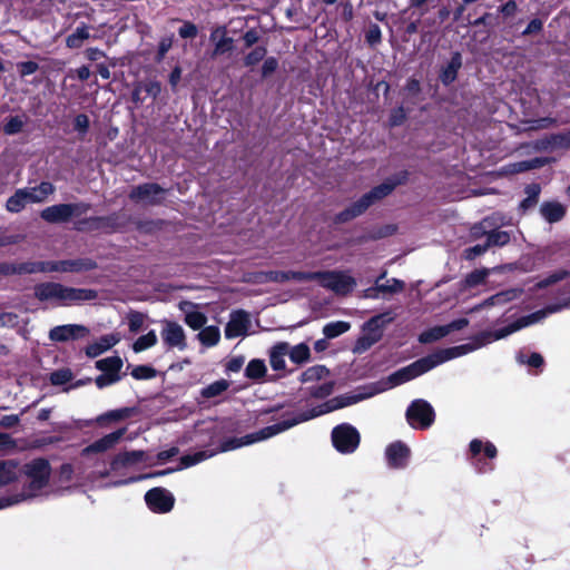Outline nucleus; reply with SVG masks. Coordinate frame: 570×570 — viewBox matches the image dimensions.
Listing matches in <instances>:
<instances>
[{
    "label": "nucleus",
    "instance_id": "c9c22d12",
    "mask_svg": "<svg viewBox=\"0 0 570 570\" xmlns=\"http://www.w3.org/2000/svg\"><path fill=\"white\" fill-rule=\"evenodd\" d=\"M90 37L89 28L86 24H81L69 35L66 39V45L70 49H77L82 46V42Z\"/></svg>",
    "mask_w": 570,
    "mask_h": 570
},
{
    "label": "nucleus",
    "instance_id": "0e129e2a",
    "mask_svg": "<svg viewBox=\"0 0 570 570\" xmlns=\"http://www.w3.org/2000/svg\"><path fill=\"white\" fill-rule=\"evenodd\" d=\"M568 275V273L566 271H558V272H554L552 273L551 275H549L548 277H546L544 279L540 281L537 286L539 288H544V287H548L559 281H562L563 278H566V276Z\"/></svg>",
    "mask_w": 570,
    "mask_h": 570
},
{
    "label": "nucleus",
    "instance_id": "412c9836",
    "mask_svg": "<svg viewBox=\"0 0 570 570\" xmlns=\"http://www.w3.org/2000/svg\"><path fill=\"white\" fill-rule=\"evenodd\" d=\"M178 308L184 313V322L193 330H200L207 322V316L198 309V306L188 301H181Z\"/></svg>",
    "mask_w": 570,
    "mask_h": 570
},
{
    "label": "nucleus",
    "instance_id": "ddd939ff",
    "mask_svg": "<svg viewBox=\"0 0 570 570\" xmlns=\"http://www.w3.org/2000/svg\"><path fill=\"white\" fill-rule=\"evenodd\" d=\"M166 190L157 184H144L131 189L129 197L136 203L157 205L165 198Z\"/></svg>",
    "mask_w": 570,
    "mask_h": 570
},
{
    "label": "nucleus",
    "instance_id": "e433bc0d",
    "mask_svg": "<svg viewBox=\"0 0 570 570\" xmlns=\"http://www.w3.org/2000/svg\"><path fill=\"white\" fill-rule=\"evenodd\" d=\"M288 357L295 364L306 363L311 358V350L306 343H299L295 346L289 345Z\"/></svg>",
    "mask_w": 570,
    "mask_h": 570
},
{
    "label": "nucleus",
    "instance_id": "f8f14e48",
    "mask_svg": "<svg viewBox=\"0 0 570 570\" xmlns=\"http://www.w3.org/2000/svg\"><path fill=\"white\" fill-rule=\"evenodd\" d=\"M332 441L340 452L351 453L355 451L360 443V434L353 426L342 424L333 430Z\"/></svg>",
    "mask_w": 570,
    "mask_h": 570
},
{
    "label": "nucleus",
    "instance_id": "72a5a7b5",
    "mask_svg": "<svg viewBox=\"0 0 570 570\" xmlns=\"http://www.w3.org/2000/svg\"><path fill=\"white\" fill-rule=\"evenodd\" d=\"M18 479V465L14 461H0V488Z\"/></svg>",
    "mask_w": 570,
    "mask_h": 570
},
{
    "label": "nucleus",
    "instance_id": "9b49d317",
    "mask_svg": "<svg viewBox=\"0 0 570 570\" xmlns=\"http://www.w3.org/2000/svg\"><path fill=\"white\" fill-rule=\"evenodd\" d=\"M83 204H58L45 208L40 216L43 220L55 224L68 222L72 216H78L87 210Z\"/></svg>",
    "mask_w": 570,
    "mask_h": 570
},
{
    "label": "nucleus",
    "instance_id": "f03ea898",
    "mask_svg": "<svg viewBox=\"0 0 570 570\" xmlns=\"http://www.w3.org/2000/svg\"><path fill=\"white\" fill-rule=\"evenodd\" d=\"M473 351V346L470 344H464L460 346H454L450 348H444L441 351H438L436 353H433L431 355H428L425 357H422L413 363H411L407 366H404L396 372L389 375L386 379L381 380L377 382V390L376 392H384L386 390L393 389L397 385H401L405 382H409L428 371L432 370L433 367L452 360L454 357L464 355L468 352Z\"/></svg>",
    "mask_w": 570,
    "mask_h": 570
},
{
    "label": "nucleus",
    "instance_id": "a19ab883",
    "mask_svg": "<svg viewBox=\"0 0 570 570\" xmlns=\"http://www.w3.org/2000/svg\"><path fill=\"white\" fill-rule=\"evenodd\" d=\"M215 453L216 452H214V451H198L194 454L184 455L180 458L181 466L179 469L189 468L191 465H195L208 458H212Z\"/></svg>",
    "mask_w": 570,
    "mask_h": 570
},
{
    "label": "nucleus",
    "instance_id": "a878e982",
    "mask_svg": "<svg viewBox=\"0 0 570 570\" xmlns=\"http://www.w3.org/2000/svg\"><path fill=\"white\" fill-rule=\"evenodd\" d=\"M288 352L289 344L287 342H278L269 348V364L274 371H283L286 368L285 357L288 356Z\"/></svg>",
    "mask_w": 570,
    "mask_h": 570
},
{
    "label": "nucleus",
    "instance_id": "393cba45",
    "mask_svg": "<svg viewBox=\"0 0 570 570\" xmlns=\"http://www.w3.org/2000/svg\"><path fill=\"white\" fill-rule=\"evenodd\" d=\"M145 459V452L141 450L126 451L117 454L110 462V469L112 471L120 470L122 468L131 466L141 462Z\"/></svg>",
    "mask_w": 570,
    "mask_h": 570
},
{
    "label": "nucleus",
    "instance_id": "bf43d9fd",
    "mask_svg": "<svg viewBox=\"0 0 570 570\" xmlns=\"http://www.w3.org/2000/svg\"><path fill=\"white\" fill-rule=\"evenodd\" d=\"M155 370L147 365H138L131 371V375L137 380H148L154 377Z\"/></svg>",
    "mask_w": 570,
    "mask_h": 570
},
{
    "label": "nucleus",
    "instance_id": "680f3d73",
    "mask_svg": "<svg viewBox=\"0 0 570 570\" xmlns=\"http://www.w3.org/2000/svg\"><path fill=\"white\" fill-rule=\"evenodd\" d=\"M272 273H273V271L248 273L245 276V279L247 282H252V283H255V284H265V283L273 282L272 279H269V275Z\"/></svg>",
    "mask_w": 570,
    "mask_h": 570
},
{
    "label": "nucleus",
    "instance_id": "49530a36",
    "mask_svg": "<svg viewBox=\"0 0 570 570\" xmlns=\"http://www.w3.org/2000/svg\"><path fill=\"white\" fill-rule=\"evenodd\" d=\"M158 341V337L155 333V331H149L146 335L140 336L135 343H134V351L136 353L142 352L154 345H156Z\"/></svg>",
    "mask_w": 570,
    "mask_h": 570
},
{
    "label": "nucleus",
    "instance_id": "58836bf2",
    "mask_svg": "<svg viewBox=\"0 0 570 570\" xmlns=\"http://www.w3.org/2000/svg\"><path fill=\"white\" fill-rule=\"evenodd\" d=\"M351 328V324L344 321L331 322L323 327L326 338H335Z\"/></svg>",
    "mask_w": 570,
    "mask_h": 570
},
{
    "label": "nucleus",
    "instance_id": "37998d69",
    "mask_svg": "<svg viewBox=\"0 0 570 570\" xmlns=\"http://www.w3.org/2000/svg\"><path fill=\"white\" fill-rule=\"evenodd\" d=\"M229 384L226 380L216 381L202 390V396L212 399L220 395L228 389Z\"/></svg>",
    "mask_w": 570,
    "mask_h": 570
},
{
    "label": "nucleus",
    "instance_id": "c03bdc74",
    "mask_svg": "<svg viewBox=\"0 0 570 570\" xmlns=\"http://www.w3.org/2000/svg\"><path fill=\"white\" fill-rule=\"evenodd\" d=\"M246 376L253 380L261 379L266 373V365L264 361L255 358L252 360L245 370Z\"/></svg>",
    "mask_w": 570,
    "mask_h": 570
},
{
    "label": "nucleus",
    "instance_id": "9d476101",
    "mask_svg": "<svg viewBox=\"0 0 570 570\" xmlns=\"http://www.w3.org/2000/svg\"><path fill=\"white\" fill-rule=\"evenodd\" d=\"M160 324V337L164 345L168 350L185 351L187 348V337L184 327L169 320H163Z\"/></svg>",
    "mask_w": 570,
    "mask_h": 570
},
{
    "label": "nucleus",
    "instance_id": "f704fd0d",
    "mask_svg": "<svg viewBox=\"0 0 570 570\" xmlns=\"http://www.w3.org/2000/svg\"><path fill=\"white\" fill-rule=\"evenodd\" d=\"M199 342L206 346L212 347L218 344L220 340V332L217 326H204L197 334Z\"/></svg>",
    "mask_w": 570,
    "mask_h": 570
},
{
    "label": "nucleus",
    "instance_id": "4be33fe9",
    "mask_svg": "<svg viewBox=\"0 0 570 570\" xmlns=\"http://www.w3.org/2000/svg\"><path fill=\"white\" fill-rule=\"evenodd\" d=\"M53 272L59 273H80L94 269L96 263L90 258L66 259L53 262Z\"/></svg>",
    "mask_w": 570,
    "mask_h": 570
},
{
    "label": "nucleus",
    "instance_id": "c756f323",
    "mask_svg": "<svg viewBox=\"0 0 570 570\" xmlns=\"http://www.w3.org/2000/svg\"><path fill=\"white\" fill-rule=\"evenodd\" d=\"M53 262H28L14 267L12 272L19 274L51 273L53 272Z\"/></svg>",
    "mask_w": 570,
    "mask_h": 570
},
{
    "label": "nucleus",
    "instance_id": "2eb2a0df",
    "mask_svg": "<svg viewBox=\"0 0 570 570\" xmlns=\"http://www.w3.org/2000/svg\"><path fill=\"white\" fill-rule=\"evenodd\" d=\"M145 500L150 510L157 513L169 512L175 502L173 494L163 488H154L149 490L145 494Z\"/></svg>",
    "mask_w": 570,
    "mask_h": 570
},
{
    "label": "nucleus",
    "instance_id": "864d4df0",
    "mask_svg": "<svg viewBox=\"0 0 570 570\" xmlns=\"http://www.w3.org/2000/svg\"><path fill=\"white\" fill-rule=\"evenodd\" d=\"M517 361L520 364H528L532 367H540L543 365V357L539 353H532L529 357H527L523 353H519L517 355Z\"/></svg>",
    "mask_w": 570,
    "mask_h": 570
},
{
    "label": "nucleus",
    "instance_id": "5701e85b",
    "mask_svg": "<svg viewBox=\"0 0 570 570\" xmlns=\"http://www.w3.org/2000/svg\"><path fill=\"white\" fill-rule=\"evenodd\" d=\"M210 41L215 43L213 58L232 51L234 47V40L227 36L226 27H216L210 33Z\"/></svg>",
    "mask_w": 570,
    "mask_h": 570
},
{
    "label": "nucleus",
    "instance_id": "3c124183",
    "mask_svg": "<svg viewBox=\"0 0 570 570\" xmlns=\"http://www.w3.org/2000/svg\"><path fill=\"white\" fill-rule=\"evenodd\" d=\"M177 469H167V470H164V471H158V472H154V473H148V474H142V475H138V476H132V478H129L128 480L117 481V482L114 483V485H125V484H128V483H132V482H138V481L145 480V479H148V478H155V476L165 475V474L171 473V472H174Z\"/></svg>",
    "mask_w": 570,
    "mask_h": 570
},
{
    "label": "nucleus",
    "instance_id": "c85d7f7f",
    "mask_svg": "<svg viewBox=\"0 0 570 570\" xmlns=\"http://www.w3.org/2000/svg\"><path fill=\"white\" fill-rule=\"evenodd\" d=\"M540 213L547 222L557 223L563 218L566 208L560 203L548 202L541 205Z\"/></svg>",
    "mask_w": 570,
    "mask_h": 570
},
{
    "label": "nucleus",
    "instance_id": "4468645a",
    "mask_svg": "<svg viewBox=\"0 0 570 570\" xmlns=\"http://www.w3.org/2000/svg\"><path fill=\"white\" fill-rule=\"evenodd\" d=\"M89 335V328L80 324H66L52 327L49 331V340L52 342H69L83 338Z\"/></svg>",
    "mask_w": 570,
    "mask_h": 570
},
{
    "label": "nucleus",
    "instance_id": "69168bd1",
    "mask_svg": "<svg viewBox=\"0 0 570 570\" xmlns=\"http://www.w3.org/2000/svg\"><path fill=\"white\" fill-rule=\"evenodd\" d=\"M0 326L14 327L19 324V316L11 312L0 313Z\"/></svg>",
    "mask_w": 570,
    "mask_h": 570
},
{
    "label": "nucleus",
    "instance_id": "4c0bfd02",
    "mask_svg": "<svg viewBox=\"0 0 570 570\" xmlns=\"http://www.w3.org/2000/svg\"><path fill=\"white\" fill-rule=\"evenodd\" d=\"M96 367L104 373L119 374V371L122 367V361L119 356H109L97 361Z\"/></svg>",
    "mask_w": 570,
    "mask_h": 570
},
{
    "label": "nucleus",
    "instance_id": "6e6d98bb",
    "mask_svg": "<svg viewBox=\"0 0 570 570\" xmlns=\"http://www.w3.org/2000/svg\"><path fill=\"white\" fill-rule=\"evenodd\" d=\"M72 379V373L68 368L58 370L50 375V382L53 385H63Z\"/></svg>",
    "mask_w": 570,
    "mask_h": 570
},
{
    "label": "nucleus",
    "instance_id": "f257e3e1",
    "mask_svg": "<svg viewBox=\"0 0 570 570\" xmlns=\"http://www.w3.org/2000/svg\"><path fill=\"white\" fill-rule=\"evenodd\" d=\"M357 401H358V397H356V396H341V397L332 399V400L327 401L326 403L320 405L318 407L311 410L308 413H301L296 416H293L292 419L284 420L274 425L266 426L257 432L247 434L242 438L227 439L222 442L219 452L232 451V450L245 446V445H250L253 443L267 440L281 432H284V431L291 429L292 426H294L301 422H305V421L316 417L318 415L335 411L337 409L345 407V406L351 405Z\"/></svg>",
    "mask_w": 570,
    "mask_h": 570
},
{
    "label": "nucleus",
    "instance_id": "a211bd4d",
    "mask_svg": "<svg viewBox=\"0 0 570 570\" xmlns=\"http://www.w3.org/2000/svg\"><path fill=\"white\" fill-rule=\"evenodd\" d=\"M405 288V283L397 278L386 279L384 283H380V278H376L374 286L364 291V297L379 298L380 294L383 296L393 295L401 293Z\"/></svg>",
    "mask_w": 570,
    "mask_h": 570
},
{
    "label": "nucleus",
    "instance_id": "7ed1b4c3",
    "mask_svg": "<svg viewBox=\"0 0 570 570\" xmlns=\"http://www.w3.org/2000/svg\"><path fill=\"white\" fill-rule=\"evenodd\" d=\"M50 465L45 459H36L23 466L26 482L23 491L11 497L0 499V509L17 504L23 500L37 497L48 485Z\"/></svg>",
    "mask_w": 570,
    "mask_h": 570
},
{
    "label": "nucleus",
    "instance_id": "de8ad7c7",
    "mask_svg": "<svg viewBox=\"0 0 570 570\" xmlns=\"http://www.w3.org/2000/svg\"><path fill=\"white\" fill-rule=\"evenodd\" d=\"M510 242V234L505 230H491L488 233L487 243L490 246H504Z\"/></svg>",
    "mask_w": 570,
    "mask_h": 570
},
{
    "label": "nucleus",
    "instance_id": "6e6552de",
    "mask_svg": "<svg viewBox=\"0 0 570 570\" xmlns=\"http://www.w3.org/2000/svg\"><path fill=\"white\" fill-rule=\"evenodd\" d=\"M560 307L559 306H551L543 311H538L535 313H532L527 316H522L514 323L493 332H487L482 334L483 342L480 345L490 343L492 341L501 340L507 337L508 335L527 327L529 325L535 324L543 320L548 314L557 312Z\"/></svg>",
    "mask_w": 570,
    "mask_h": 570
},
{
    "label": "nucleus",
    "instance_id": "473e14b6",
    "mask_svg": "<svg viewBox=\"0 0 570 570\" xmlns=\"http://www.w3.org/2000/svg\"><path fill=\"white\" fill-rule=\"evenodd\" d=\"M330 371L324 365H313L306 368L299 377L304 384L327 380Z\"/></svg>",
    "mask_w": 570,
    "mask_h": 570
},
{
    "label": "nucleus",
    "instance_id": "0eeeda50",
    "mask_svg": "<svg viewBox=\"0 0 570 570\" xmlns=\"http://www.w3.org/2000/svg\"><path fill=\"white\" fill-rule=\"evenodd\" d=\"M313 281L338 296H347L357 285L355 277L348 271L313 272Z\"/></svg>",
    "mask_w": 570,
    "mask_h": 570
},
{
    "label": "nucleus",
    "instance_id": "338daca9",
    "mask_svg": "<svg viewBox=\"0 0 570 570\" xmlns=\"http://www.w3.org/2000/svg\"><path fill=\"white\" fill-rule=\"evenodd\" d=\"M17 67L22 77L32 75L39 69L38 63L35 61H22V62H19L17 65Z\"/></svg>",
    "mask_w": 570,
    "mask_h": 570
},
{
    "label": "nucleus",
    "instance_id": "e2e57ef3",
    "mask_svg": "<svg viewBox=\"0 0 570 570\" xmlns=\"http://www.w3.org/2000/svg\"><path fill=\"white\" fill-rule=\"evenodd\" d=\"M489 248V245L488 243L481 245V244H478L475 246H472V247H469L464 250L463 253V256L465 259L468 261H473L478 256L484 254Z\"/></svg>",
    "mask_w": 570,
    "mask_h": 570
},
{
    "label": "nucleus",
    "instance_id": "13d9d810",
    "mask_svg": "<svg viewBox=\"0 0 570 570\" xmlns=\"http://www.w3.org/2000/svg\"><path fill=\"white\" fill-rule=\"evenodd\" d=\"M540 165H541V161L539 159L520 161V163L510 165L509 171L510 173H522V171H527L529 169L539 167Z\"/></svg>",
    "mask_w": 570,
    "mask_h": 570
},
{
    "label": "nucleus",
    "instance_id": "774afa93",
    "mask_svg": "<svg viewBox=\"0 0 570 570\" xmlns=\"http://www.w3.org/2000/svg\"><path fill=\"white\" fill-rule=\"evenodd\" d=\"M366 41L374 46L381 41V29L377 24H373L366 32Z\"/></svg>",
    "mask_w": 570,
    "mask_h": 570
},
{
    "label": "nucleus",
    "instance_id": "4d7b16f0",
    "mask_svg": "<svg viewBox=\"0 0 570 570\" xmlns=\"http://www.w3.org/2000/svg\"><path fill=\"white\" fill-rule=\"evenodd\" d=\"M333 392V383L330 381H325L317 386H313L311 389L312 396L316 399H324L328 396Z\"/></svg>",
    "mask_w": 570,
    "mask_h": 570
},
{
    "label": "nucleus",
    "instance_id": "603ef678",
    "mask_svg": "<svg viewBox=\"0 0 570 570\" xmlns=\"http://www.w3.org/2000/svg\"><path fill=\"white\" fill-rule=\"evenodd\" d=\"M266 56V49L264 47H256L244 58L245 66H255L262 61Z\"/></svg>",
    "mask_w": 570,
    "mask_h": 570
},
{
    "label": "nucleus",
    "instance_id": "a18cd8bd",
    "mask_svg": "<svg viewBox=\"0 0 570 570\" xmlns=\"http://www.w3.org/2000/svg\"><path fill=\"white\" fill-rule=\"evenodd\" d=\"M542 147L543 148H548V147L569 148L570 147V131L550 136L547 140L542 141Z\"/></svg>",
    "mask_w": 570,
    "mask_h": 570
},
{
    "label": "nucleus",
    "instance_id": "bb28decb",
    "mask_svg": "<svg viewBox=\"0 0 570 570\" xmlns=\"http://www.w3.org/2000/svg\"><path fill=\"white\" fill-rule=\"evenodd\" d=\"M120 341L119 334H107L101 336L97 342L90 344L86 348V354L89 357H96L116 345Z\"/></svg>",
    "mask_w": 570,
    "mask_h": 570
},
{
    "label": "nucleus",
    "instance_id": "2f4dec72",
    "mask_svg": "<svg viewBox=\"0 0 570 570\" xmlns=\"http://www.w3.org/2000/svg\"><path fill=\"white\" fill-rule=\"evenodd\" d=\"M521 294L520 289H510L505 292L498 293L489 298H487L482 304L473 307L471 312L479 311L482 307L493 306L498 304H504L509 301L517 298Z\"/></svg>",
    "mask_w": 570,
    "mask_h": 570
},
{
    "label": "nucleus",
    "instance_id": "cd10ccee",
    "mask_svg": "<svg viewBox=\"0 0 570 570\" xmlns=\"http://www.w3.org/2000/svg\"><path fill=\"white\" fill-rule=\"evenodd\" d=\"M269 279L274 283H285L289 281L307 282L313 281V272L273 271L269 275Z\"/></svg>",
    "mask_w": 570,
    "mask_h": 570
},
{
    "label": "nucleus",
    "instance_id": "79ce46f5",
    "mask_svg": "<svg viewBox=\"0 0 570 570\" xmlns=\"http://www.w3.org/2000/svg\"><path fill=\"white\" fill-rule=\"evenodd\" d=\"M131 413H132V410L129 407L112 410V411H109V412L98 416L97 422L99 424H102L107 421H121V420L129 417L131 415Z\"/></svg>",
    "mask_w": 570,
    "mask_h": 570
},
{
    "label": "nucleus",
    "instance_id": "39448f33",
    "mask_svg": "<svg viewBox=\"0 0 570 570\" xmlns=\"http://www.w3.org/2000/svg\"><path fill=\"white\" fill-rule=\"evenodd\" d=\"M393 320L394 317L390 312L371 317L362 326V335L356 340L353 346V353L362 354L381 341L384 327Z\"/></svg>",
    "mask_w": 570,
    "mask_h": 570
},
{
    "label": "nucleus",
    "instance_id": "f3484780",
    "mask_svg": "<svg viewBox=\"0 0 570 570\" xmlns=\"http://www.w3.org/2000/svg\"><path fill=\"white\" fill-rule=\"evenodd\" d=\"M125 433H126L125 428L119 429L112 433H109V434L102 436L101 439L92 442L88 446H86L81 451V454L83 456H88V455L96 454V453L107 452V451L114 449L119 443V441L122 439Z\"/></svg>",
    "mask_w": 570,
    "mask_h": 570
},
{
    "label": "nucleus",
    "instance_id": "20e7f679",
    "mask_svg": "<svg viewBox=\"0 0 570 570\" xmlns=\"http://www.w3.org/2000/svg\"><path fill=\"white\" fill-rule=\"evenodd\" d=\"M33 294L41 302L62 306L91 301L97 296L92 289L69 287L55 282L37 284L33 288Z\"/></svg>",
    "mask_w": 570,
    "mask_h": 570
},
{
    "label": "nucleus",
    "instance_id": "1a4fd4ad",
    "mask_svg": "<svg viewBox=\"0 0 570 570\" xmlns=\"http://www.w3.org/2000/svg\"><path fill=\"white\" fill-rule=\"evenodd\" d=\"M406 420L414 429H428L434 422L432 405L422 399L414 400L406 410Z\"/></svg>",
    "mask_w": 570,
    "mask_h": 570
},
{
    "label": "nucleus",
    "instance_id": "7c9ffc66",
    "mask_svg": "<svg viewBox=\"0 0 570 570\" xmlns=\"http://www.w3.org/2000/svg\"><path fill=\"white\" fill-rule=\"evenodd\" d=\"M462 66L460 53H454L449 63L442 69L440 79L444 85H450L456 79L459 69Z\"/></svg>",
    "mask_w": 570,
    "mask_h": 570
},
{
    "label": "nucleus",
    "instance_id": "aec40b11",
    "mask_svg": "<svg viewBox=\"0 0 570 570\" xmlns=\"http://www.w3.org/2000/svg\"><path fill=\"white\" fill-rule=\"evenodd\" d=\"M385 455L390 468L402 469L407 463L410 449L403 442L397 441L386 448Z\"/></svg>",
    "mask_w": 570,
    "mask_h": 570
},
{
    "label": "nucleus",
    "instance_id": "052dcab7",
    "mask_svg": "<svg viewBox=\"0 0 570 570\" xmlns=\"http://www.w3.org/2000/svg\"><path fill=\"white\" fill-rule=\"evenodd\" d=\"M120 380V375L117 373L109 374L104 373L96 377L95 382L99 389L117 383Z\"/></svg>",
    "mask_w": 570,
    "mask_h": 570
},
{
    "label": "nucleus",
    "instance_id": "09e8293b",
    "mask_svg": "<svg viewBox=\"0 0 570 570\" xmlns=\"http://www.w3.org/2000/svg\"><path fill=\"white\" fill-rule=\"evenodd\" d=\"M490 273H491V269H489V268H481V269H475V271L471 272L465 277L466 286L474 287L479 284L484 283L485 278L490 275Z\"/></svg>",
    "mask_w": 570,
    "mask_h": 570
},
{
    "label": "nucleus",
    "instance_id": "b1692460",
    "mask_svg": "<svg viewBox=\"0 0 570 570\" xmlns=\"http://www.w3.org/2000/svg\"><path fill=\"white\" fill-rule=\"evenodd\" d=\"M27 198L28 204H40L43 203L50 195L56 190L55 186L49 181H42L36 187L21 188Z\"/></svg>",
    "mask_w": 570,
    "mask_h": 570
},
{
    "label": "nucleus",
    "instance_id": "ea45409f",
    "mask_svg": "<svg viewBox=\"0 0 570 570\" xmlns=\"http://www.w3.org/2000/svg\"><path fill=\"white\" fill-rule=\"evenodd\" d=\"M28 204L23 190L17 189L16 193L8 198L6 208L10 213H20Z\"/></svg>",
    "mask_w": 570,
    "mask_h": 570
},
{
    "label": "nucleus",
    "instance_id": "423d86ee",
    "mask_svg": "<svg viewBox=\"0 0 570 570\" xmlns=\"http://www.w3.org/2000/svg\"><path fill=\"white\" fill-rule=\"evenodd\" d=\"M395 188V184L385 181L368 193L363 195L357 202L353 203L350 207L338 213L335 217L337 223H346L360 215H362L371 205L381 200L390 195Z\"/></svg>",
    "mask_w": 570,
    "mask_h": 570
},
{
    "label": "nucleus",
    "instance_id": "5fc2aeb1",
    "mask_svg": "<svg viewBox=\"0 0 570 570\" xmlns=\"http://www.w3.org/2000/svg\"><path fill=\"white\" fill-rule=\"evenodd\" d=\"M24 126V119L21 117H11L3 127L7 135H14L22 130Z\"/></svg>",
    "mask_w": 570,
    "mask_h": 570
},
{
    "label": "nucleus",
    "instance_id": "dca6fc26",
    "mask_svg": "<svg viewBox=\"0 0 570 570\" xmlns=\"http://www.w3.org/2000/svg\"><path fill=\"white\" fill-rule=\"evenodd\" d=\"M469 325V321L466 318L455 320L446 325L434 326L422 332L419 336V341L422 344H429L432 342H436L450 333L454 331H460Z\"/></svg>",
    "mask_w": 570,
    "mask_h": 570
},
{
    "label": "nucleus",
    "instance_id": "6ab92c4d",
    "mask_svg": "<svg viewBox=\"0 0 570 570\" xmlns=\"http://www.w3.org/2000/svg\"><path fill=\"white\" fill-rule=\"evenodd\" d=\"M250 326L248 313L245 311H235L230 314L229 321L225 327L227 338H236L247 333Z\"/></svg>",
    "mask_w": 570,
    "mask_h": 570
},
{
    "label": "nucleus",
    "instance_id": "8fccbe9b",
    "mask_svg": "<svg viewBox=\"0 0 570 570\" xmlns=\"http://www.w3.org/2000/svg\"><path fill=\"white\" fill-rule=\"evenodd\" d=\"M525 194L527 198L521 203V206L527 209L537 204L540 194V186L538 184L527 186Z\"/></svg>",
    "mask_w": 570,
    "mask_h": 570
}]
</instances>
